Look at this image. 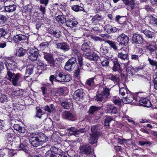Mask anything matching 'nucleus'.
Listing matches in <instances>:
<instances>
[{"label":"nucleus","mask_w":157,"mask_h":157,"mask_svg":"<svg viewBox=\"0 0 157 157\" xmlns=\"http://www.w3.org/2000/svg\"><path fill=\"white\" fill-rule=\"evenodd\" d=\"M47 138L43 135L42 136H38L36 134H31L30 136L29 141L31 144L34 147L42 145L47 141Z\"/></svg>","instance_id":"nucleus-1"},{"label":"nucleus","mask_w":157,"mask_h":157,"mask_svg":"<svg viewBox=\"0 0 157 157\" xmlns=\"http://www.w3.org/2000/svg\"><path fill=\"white\" fill-rule=\"evenodd\" d=\"M81 49L84 51L85 57L91 60H97L99 58L98 56L95 53L92 54L90 53L91 49L90 47L86 43L83 44L82 45Z\"/></svg>","instance_id":"nucleus-2"},{"label":"nucleus","mask_w":157,"mask_h":157,"mask_svg":"<svg viewBox=\"0 0 157 157\" xmlns=\"http://www.w3.org/2000/svg\"><path fill=\"white\" fill-rule=\"evenodd\" d=\"M14 71L7 72L6 77L10 81H12L14 86L17 85L18 81L22 78V75L19 73L15 74Z\"/></svg>","instance_id":"nucleus-3"},{"label":"nucleus","mask_w":157,"mask_h":157,"mask_svg":"<svg viewBox=\"0 0 157 157\" xmlns=\"http://www.w3.org/2000/svg\"><path fill=\"white\" fill-rule=\"evenodd\" d=\"M79 149L80 153L86 155L91 154L93 151L90 145L86 143L80 144Z\"/></svg>","instance_id":"nucleus-4"},{"label":"nucleus","mask_w":157,"mask_h":157,"mask_svg":"<svg viewBox=\"0 0 157 157\" xmlns=\"http://www.w3.org/2000/svg\"><path fill=\"white\" fill-rule=\"evenodd\" d=\"M16 63L13 59H8L5 62V65L7 68V72L14 71L15 70Z\"/></svg>","instance_id":"nucleus-5"},{"label":"nucleus","mask_w":157,"mask_h":157,"mask_svg":"<svg viewBox=\"0 0 157 157\" xmlns=\"http://www.w3.org/2000/svg\"><path fill=\"white\" fill-rule=\"evenodd\" d=\"M118 57L122 60H124L128 59V52L126 48H122L118 52Z\"/></svg>","instance_id":"nucleus-6"},{"label":"nucleus","mask_w":157,"mask_h":157,"mask_svg":"<svg viewBox=\"0 0 157 157\" xmlns=\"http://www.w3.org/2000/svg\"><path fill=\"white\" fill-rule=\"evenodd\" d=\"M117 40V41L119 42V45H125V44H127L129 40L128 36L124 33L119 36Z\"/></svg>","instance_id":"nucleus-7"},{"label":"nucleus","mask_w":157,"mask_h":157,"mask_svg":"<svg viewBox=\"0 0 157 157\" xmlns=\"http://www.w3.org/2000/svg\"><path fill=\"white\" fill-rule=\"evenodd\" d=\"M85 95L83 89H79L75 91L73 96V98L76 101H78L80 99H82Z\"/></svg>","instance_id":"nucleus-8"},{"label":"nucleus","mask_w":157,"mask_h":157,"mask_svg":"<svg viewBox=\"0 0 157 157\" xmlns=\"http://www.w3.org/2000/svg\"><path fill=\"white\" fill-rule=\"evenodd\" d=\"M29 58L31 61H34L36 60L38 56L39 51L37 49H32L29 51Z\"/></svg>","instance_id":"nucleus-9"},{"label":"nucleus","mask_w":157,"mask_h":157,"mask_svg":"<svg viewBox=\"0 0 157 157\" xmlns=\"http://www.w3.org/2000/svg\"><path fill=\"white\" fill-rule=\"evenodd\" d=\"M113 66L112 67V70L113 71H117L119 73L122 72V70L121 67V65L119 63L118 59L117 58H115L113 60Z\"/></svg>","instance_id":"nucleus-10"},{"label":"nucleus","mask_w":157,"mask_h":157,"mask_svg":"<svg viewBox=\"0 0 157 157\" xmlns=\"http://www.w3.org/2000/svg\"><path fill=\"white\" fill-rule=\"evenodd\" d=\"M132 41L133 42L136 44H141L143 43L144 39L140 35L135 34L132 36Z\"/></svg>","instance_id":"nucleus-11"},{"label":"nucleus","mask_w":157,"mask_h":157,"mask_svg":"<svg viewBox=\"0 0 157 157\" xmlns=\"http://www.w3.org/2000/svg\"><path fill=\"white\" fill-rule=\"evenodd\" d=\"M108 78L109 79L111 80L114 83H116V84H117L119 88H120V87L121 86V85L123 84V83L121 82H119L120 79L119 76L116 75H114L112 74H110L108 75Z\"/></svg>","instance_id":"nucleus-12"},{"label":"nucleus","mask_w":157,"mask_h":157,"mask_svg":"<svg viewBox=\"0 0 157 157\" xmlns=\"http://www.w3.org/2000/svg\"><path fill=\"white\" fill-rule=\"evenodd\" d=\"M56 45L57 48L65 52L69 51L70 49L69 45L65 42L58 43Z\"/></svg>","instance_id":"nucleus-13"},{"label":"nucleus","mask_w":157,"mask_h":157,"mask_svg":"<svg viewBox=\"0 0 157 157\" xmlns=\"http://www.w3.org/2000/svg\"><path fill=\"white\" fill-rule=\"evenodd\" d=\"M106 111L111 114H116L118 113L117 109L113 105H108L106 106Z\"/></svg>","instance_id":"nucleus-14"},{"label":"nucleus","mask_w":157,"mask_h":157,"mask_svg":"<svg viewBox=\"0 0 157 157\" xmlns=\"http://www.w3.org/2000/svg\"><path fill=\"white\" fill-rule=\"evenodd\" d=\"M126 97H123L122 98L123 102L125 104H129L131 103L134 100L133 94L131 92L128 94Z\"/></svg>","instance_id":"nucleus-15"},{"label":"nucleus","mask_w":157,"mask_h":157,"mask_svg":"<svg viewBox=\"0 0 157 157\" xmlns=\"http://www.w3.org/2000/svg\"><path fill=\"white\" fill-rule=\"evenodd\" d=\"M99 134H96L95 133H92L90 134V137L89 139V143L91 144H94L97 142L98 137Z\"/></svg>","instance_id":"nucleus-16"},{"label":"nucleus","mask_w":157,"mask_h":157,"mask_svg":"<svg viewBox=\"0 0 157 157\" xmlns=\"http://www.w3.org/2000/svg\"><path fill=\"white\" fill-rule=\"evenodd\" d=\"M119 93L122 96L125 95L126 94H128L130 92L128 90L127 87L123 83L121 85Z\"/></svg>","instance_id":"nucleus-17"},{"label":"nucleus","mask_w":157,"mask_h":157,"mask_svg":"<svg viewBox=\"0 0 157 157\" xmlns=\"http://www.w3.org/2000/svg\"><path fill=\"white\" fill-rule=\"evenodd\" d=\"M139 102L140 105L146 107H149L151 105L150 101L146 98H141Z\"/></svg>","instance_id":"nucleus-18"},{"label":"nucleus","mask_w":157,"mask_h":157,"mask_svg":"<svg viewBox=\"0 0 157 157\" xmlns=\"http://www.w3.org/2000/svg\"><path fill=\"white\" fill-rule=\"evenodd\" d=\"M17 6L15 4L5 6L4 9L6 12L11 13L15 11L17 8Z\"/></svg>","instance_id":"nucleus-19"},{"label":"nucleus","mask_w":157,"mask_h":157,"mask_svg":"<svg viewBox=\"0 0 157 157\" xmlns=\"http://www.w3.org/2000/svg\"><path fill=\"white\" fill-rule=\"evenodd\" d=\"M62 115L65 119L72 121L75 120L74 116L69 111H65L62 113Z\"/></svg>","instance_id":"nucleus-20"},{"label":"nucleus","mask_w":157,"mask_h":157,"mask_svg":"<svg viewBox=\"0 0 157 157\" xmlns=\"http://www.w3.org/2000/svg\"><path fill=\"white\" fill-rule=\"evenodd\" d=\"M104 30L109 33L115 32L117 31V29L109 24L105 25L104 27Z\"/></svg>","instance_id":"nucleus-21"},{"label":"nucleus","mask_w":157,"mask_h":157,"mask_svg":"<svg viewBox=\"0 0 157 157\" xmlns=\"http://www.w3.org/2000/svg\"><path fill=\"white\" fill-rule=\"evenodd\" d=\"M16 55L18 57L23 56L27 52L25 49H23L22 48H18L16 50Z\"/></svg>","instance_id":"nucleus-22"},{"label":"nucleus","mask_w":157,"mask_h":157,"mask_svg":"<svg viewBox=\"0 0 157 157\" xmlns=\"http://www.w3.org/2000/svg\"><path fill=\"white\" fill-rule=\"evenodd\" d=\"M26 39V37L24 35L21 34L14 36L13 38V40L15 42H17L18 41L25 40Z\"/></svg>","instance_id":"nucleus-23"},{"label":"nucleus","mask_w":157,"mask_h":157,"mask_svg":"<svg viewBox=\"0 0 157 157\" xmlns=\"http://www.w3.org/2000/svg\"><path fill=\"white\" fill-rule=\"evenodd\" d=\"M94 7L97 11L102 10L103 8V3L102 2L96 1L94 4Z\"/></svg>","instance_id":"nucleus-24"},{"label":"nucleus","mask_w":157,"mask_h":157,"mask_svg":"<svg viewBox=\"0 0 157 157\" xmlns=\"http://www.w3.org/2000/svg\"><path fill=\"white\" fill-rule=\"evenodd\" d=\"M105 42L109 44L111 48H113L114 51L117 50V47L115 42L109 40H105Z\"/></svg>","instance_id":"nucleus-25"},{"label":"nucleus","mask_w":157,"mask_h":157,"mask_svg":"<svg viewBox=\"0 0 157 157\" xmlns=\"http://www.w3.org/2000/svg\"><path fill=\"white\" fill-rule=\"evenodd\" d=\"M49 33L52 35H53L56 38H59L61 36V32L58 30H53L50 29V30H49Z\"/></svg>","instance_id":"nucleus-26"},{"label":"nucleus","mask_w":157,"mask_h":157,"mask_svg":"<svg viewBox=\"0 0 157 157\" xmlns=\"http://www.w3.org/2000/svg\"><path fill=\"white\" fill-rule=\"evenodd\" d=\"M102 19V17L101 15L97 14L93 17L91 21L93 24H96L100 21Z\"/></svg>","instance_id":"nucleus-27"},{"label":"nucleus","mask_w":157,"mask_h":157,"mask_svg":"<svg viewBox=\"0 0 157 157\" xmlns=\"http://www.w3.org/2000/svg\"><path fill=\"white\" fill-rule=\"evenodd\" d=\"M13 128L20 133H23L25 132V129L24 127H21L19 125L17 124H15L14 125Z\"/></svg>","instance_id":"nucleus-28"},{"label":"nucleus","mask_w":157,"mask_h":157,"mask_svg":"<svg viewBox=\"0 0 157 157\" xmlns=\"http://www.w3.org/2000/svg\"><path fill=\"white\" fill-rule=\"evenodd\" d=\"M147 48L150 51L151 53H152L157 49L156 45L154 42L149 44L147 46Z\"/></svg>","instance_id":"nucleus-29"},{"label":"nucleus","mask_w":157,"mask_h":157,"mask_svg":"<svg viewBox=\"0 0 157 157\" xmlns=\"http://www.w3.org/2000/svg\"><path fill=\"white\" fill-rule=\"evenodd\" d=\"M66 24L67 26L73 28L75 27L78 24V22L76 21L70 20L66 21Z\"/></svg>","instance_id":"nucleus-30"},{"label":"nucleus","mask_w":157,"mask_h":157,"mask_svg":"<svg viewBox=\"0 0 157 157\" xmlns=\"http://www.w3.org/2000/svg\"><path fill=\"white\" fill-rule=\"evenodd\" d=\"M34 67V65L32 64L29 65L27 67L26 74L28 75H31L33 72Z\"/></svg>","instance_id":"nucleus-31"},{"label":"nucleus","mask_w":157,"mask_h":157,"mask_svg":"<svg viewBox=\"0 0 157 157\" xmlns=\"http://www.w3.org/2000/svg\"><path fill=\"white\" fill-rule=\"evenodd\" d=\"M50 149L52 152L56 154H58L60 155H61L63 153V151L60 149L55 146L52 147Z\"/></svg>","instance_id":"nucleus-32"},{"label":"nucleus","mask_w":157,"mask_h":157,"mask_svg":"<svg viewBox=\"0 0 157 157\" xmlns=\"http://www.w3.org/2000/svg\"><path fill=\"white\" fill-rule=\"evenodd\" d=\"M56 20L59 23L62 24L66 22V18L64 15H59L56 17Z\"/></svg>","instance_id":"nucleus-33"},{"label":"nucleus","mask_w":157,"mask_h":157,"mask_svg":"<svg viewBox=\"0 0 157 157\" xmlns=\"http://www.w3.org/2000/svg\"><path fill=\"white\" fill-rule=\"evenodd\" d=\"M71 9L73 10L76 12H78L79 11H82L84 10V8L82 6L77 5L72 6Z\"/></svg>","instance_id":"nucleus-34"},{"label":"nucleus","mask_w":157,"mask_h":157,"mask_svg":"<svg viewBox=\"0 0 157 157\" xmlns=\"http://www.w3.org/2000/svg\"><path fill=\"white\" fill-rule=\"evenodd\" d=\"M143 33L147 37L149 38H152L154 36L153 33L147 30H143Z\"/></svg>","instance_id":"nucleus-35"},{"label":"nucleus","mask_w":157,"mask_h":157,"mask_svg":"<svg viewBox=\"0 0 157 157\" xmlns=\"http://www.w3.org/2000/svg\"><path fill=\"white\" fill-rule=\"evenodd\" d=\"M147 17L150 21V22L151 24L157 25V19L155 18L151 15L148 16Z\"/></svg>","instance_id":"nucleus-36"},{"label":"nucleus","mask_w":157,"mask_h":157,"mask_svg":"<svg viewBox=\"0 0 157 157\" xmlns=\"http://www.w3.org/2000/svg\"><path fill=\"white\" fill-rule=\"evenodd\" d=\"M100 109V107H97L94 106H92L90 108L89 113L90 114H92L95 112L99 110Z\"/></svg>","instance_id":"nucleus-37"},{"label":"nucleus","mask_w":157,"mask_h":157,"mask_svg":"<svg viewBox=\"0 0 157 157\" xmlns=\"http://www.w3.org/2000/svg\"><path fill=\"white\" fill-rule=\"evenodd\" d=\"M44 58L47 61L52 59L53 57V55L52 54L48 53L45 52H43Z\"/></svg>","instance_id":"nucleus-38"},{"label":"nucleus","mask_w":157,"mask_h":157,"mask_svg":"<svg viewBox=\"0 0 157 157\" xmlns=\"http://www.w3.org/2000/svg\"><path fill=\"white\" fill-rule=\"evenodd\" d=\"M77 57L79 65L81 68L83 65L82 55L81 54H78V55Z\"/></svg>","instance_id":"nucleus-39"},{"label":"nucleus","mask_w":157,"mask_h":157,"mask_svg":"<svg viewBox=\"0 0 157 157\" xmlns=\"http://www.w3.org/2000/svg\"><path fill=\"white\" fill-rule=\"evenodd\" d=\"M65 75L64 74V73L63 72H59L58 74V76L59 78L60 79H56V81L59 82H63Z\"/></svg>","instance_id":"nucleus-40"},{"label":"nucleus","mask_w":157,"mask_h":157,"mask_svg":"<svg viewBox=\"0 0 157 157\" xmlns=\"http://www.w3.org/2000/svg\"><path fill=\"white\" fill-rule=\"evenodd\" d=\"M7 18L3 15L0 14V24L4 25L6 22Z\"/></svg>","instance_id":"nucleus-41"},{"label":"nucleus","mask_w":157,"mask_h":157,"mask_svg":"<svg viewBox=\"0 0 157 157\" xmlns=\"http://www.w3.org/2000/svg\"><path fill=\"white\" fill-rule=\"evenodd\" d=\"M109 60L106 58H104L102 59V58L101 59V64L103 67H106L109 65Z\"/></svg>","instance_id":"nucleus-42"},{"label":"nucleus","mask_w":157,"mask_h":157,"mask_svg":"<svg viewBox=\"0 0 157 157\" xmlns=\"http://www.w3.org/2000/svg\"><path fill=\"white\" fill-rule=\"evenodd\" d=\"M132 69V67L131 65H130L126 67V72L128 75L131 76L133 75V71Z\"/></svg>","instance_id":"nucleus-43"},{"label":"nucleus","mask_w":157,"mask_h":157,"mask_svg":"<svg viewBox=\"0 0 157 157\" xmlns=\"http://www.w3.org/2000/svg\"><path fill=\"white\" fill-rule=\"evenodd\" d=\"M113 120V118L111 117H106L104 122L105 125L106 126H109L110 123Z\"/></svg>","instance_id":"nucleus-44"},{"label":"nucleus","mask_w":157,"mask_h":157,"mask_svg":"<svg viewBox=\"0 0 157 157\" xmlns=\"http://www.w3.org/2000/svg\"><path fill=\"white\" fill-rule=\"evenodd\" d=\"M68 133L71 135H74L76 136L75 133L77 129L74 127H71L67 129Z\"/></svg>","instance_id":"nucleus-45"},{"label":"nucleus","mask_w":157,"mask_h":157,"mask_svg":"<svg viewBox=\"0 0 157 157\" xmlns=\"http://www.w3.org/2000/svg\"><path fill=\"white\" fill-rule=\"evenodd\" d=\"M94 78H89L86 82V83L89 86H93L94 85Z\"/></svg>","instance_id":"nucleus-46"},{"label":"nucleus","mask_w":157,"mask_h":157,"mask_svg":"<svg viewBox=\"0 0 157 157\" xmlns=\"http://www.w3.org/2000/svg\"><path fill=\"white\" fill-rule=\"evenodd\" d=\"M108 47L106 46L102 47L100 49V53L103 55H105L108 53L109 51Z\"/></svg>","instance_id":"nucleus-47"},{"label":"nucleus","mask_w":157,"mask_h":157,"mask_svg":"<svg viewBox=\"0 0 157 157\" xmlns=\"http://www.w3.org/2000/svg\"><path fill=\"white\" fill-rule=\"evenodd\" d=\"M13 93L15 96H21L23 94V91L22 90L19 89L14 91Z\"/></svg>","instance_id":"nucleus-48"},{"label":"nucleus","mask_w":157,"mask_h":157,"mask_svg":"<svg viewBox=\"0 0 157 157\" xmlns=\"http://www.w3.org/2000/svg\"><path fill=\"white\" fill-rule=\"evenodd\" d=\"M103 88V94L106 97H108L110 94L109 92V89L107 88Z\"/></svg>","instance_id":"nucleus-49"},{"label":"nucleus","mask_w":157,"mask_h":157,"mask_svg":"<svg viewBox=\"0 0 157 157\" xmlns=\"http://www.w3.org/2000/svg\"><path fill=\"white\" fill-rule=\"evenodd\" d=\"M13 131L12 129H9L7 130V134L6 135V136L7 138L10 139V138H12L13 136V134L11 132H13Z\"/></svg>","instance_id":"nucleus-50"},{"label":"nucleus","mask_w":157,"mask_h":157,"mask_svg":"<svg viewBox=\"0 0 157 157\" xmlns=\"http://www.w3.org/2000/svg\"><path fill=\"white\" fill-rule=\"evenodd\" d=\"M104 98L103 95L101 94H97L94 97V99L97 101H101L103 100Z\"/></svg>","instance_id":"nucleus-51"},{"label":"nucleus","mask_w":157,"mask_h":157,"mask_svg":"<svg viewBox=\"0 0 157 157\" xmlns=\"http://www.w3.org/2000/svg\"><path fill=\"white\" fill-rule=\"evenodd\" d=\"M72 65L69 63L68 62H67L64 68L65 70L68 71H72L71 68Z\"/></svg>","instance_id":"nucleus-52"},{"label":"nucleus","mask_w":157,"mask_h":157,"mask_svg":"<svg viewBox=\"0 0 157 157\" xmlns=\"http://www.w3.org/2000/svg\"><path fill=\"white\" fill-rule=\"evenodd\" d=\"M67 62H68L69 63H70L73 66L77 62V60L75 57H72L70 59L67 61Z\"/></svg>","instance_id":"nucleus-53"},{"label":"nucleus","mask_w":157,"mask_h":157,"mask_svg":"<svg viewBox=\"0 0 157 157\" xmlns=\"http://www.w3.org/2000/svg\"><path fill=\"white\" fill-rule=\"evenodd\" d=\"M7 33V32L3 28H0V37L4 36Z\"/></svg>","instance_id":"nucleus-54"},{"label":"nucleus","mask_w":157,"mask_h":157,"mask_svg":"<svg viewBox=\"0 0 157 157\" xmlns=\"http://www.w3.org/2000/svg\"><path fill=\"white\" fill-rule=\"evenodd\" d=\"M49 45L48 42H44L40 44V47L41 49L43 50L44 48H48Z\"/></svg>","instance_id":"nucleus-55"},{"label":"nucleus","mask_w":157,"mask_h":157,"mask_svg":"<svg viewBox=\"0 0 157 157\" xmlns=\"http://www.w3.org/2000/svg\"><path fill=\"white\" fill-rule=\"evenodd\" d=\"M7 100V96L4 94H2L0 98V101L2 103L6 102Z\"/></svg>","instance_id":"nucleus-56"},{"label":"nucleus","mask_w":157,"mask_h":157,"mask_svg":"<svg viewBox=\"0 0 157 157\" xmlns=\"http://www.w3.org/2000/svg\"><path fill=\"white\" fill-rule=\"evenodd\" d=\"M98 129V126H94L91 127V131L92 133H96V134H99L100 132L97 131Z\"/></svg>","instance_id":"nucleus-57"},{"label":"nucleus","mask_w":157,"mask_h":157,"mask_svg":"<svg viewBox=\"0 0 157 157\" xmlns=\"http://www.w3.org/2000/svg\"><path fill=\"white\" fill-rule=\"evenodd\" d=\"M61 105L65 109H69L70 108L68 103L66 101H65L61 102Z\"/></svg>","instance_id":"nucleus-58"},{"label":"nucleus","mask_w":157,"mask_h":157,"mask_svg":"<svg viewBox=\"0 0 157 157\" xmlns=\"http://www.w3.org/2000/svg\"><path fill=\"white\" fill-rule=\"evenodd\" d=\"M19 147L20 150H22L24 151L25 152H27V150L26 149L27 146L23 144H20Z\"/></svg>","instance_id":"nucleus-59"},{"label":"nucleus","mask_w":157,"mask_h":157,"mask_svg":"<svg viewBox=\"0 0 157 157\" xmlns=\"http://www.w3.org/2000/svg\"><path fill=\"white\" fill-rule=\"evenodd\" d=\"M71 78L69 75H65L63 82H68L71 81Z\"/></svg>","instance_id":"nucleus-60"},{"label":"nucleus","mask_w":157,"mask_h":157,"mask_svg":"<svg viewBox=\"0 0 157 157\" xmlns=\"http://www.w3.org/2000/svg\"><path fill=\"white\" fill-rule=\"evenodd\" d=\"M85 130H86L85 128L80 129H79L78 130L77 129L76 132V133H75L76 136H78V135H79L81 133H84L85 132Z\"/></svg>","instance_id":"nucleus-61"},{"label":"nucleus","mask_w":157,"mask_h":157,"mask_svg":"<svg viewBox=\"0 0 157 157\" xmlns=\"http://www.w3.org/2000/svg\"><path fill=\"white\" fill-rule=\"evenodd\" d=\"M37 110L36 113V117H38L39 118H40L41 117V116L42 115V114H41L42 113V111L39 108L37 109Z\"/></svg>","instance_id":"nucleus-62"},{"label":"nucleus","mask_w":157,"mask_h":157,"mask_svg":"<svg viewBox=\"0 0 157 157\" xmlns=\"http://www.w3.org/2000/svg\"><path fill=\"white\" fill-rule=\"evenodd\" d=\"M135 3L132 1L128 5L127 7L130 10H133L135 7Z\"/></svg>","instance_id":"nucleus-63"},{"label":"nucleus","mask_w":157,"mask_h":157,"mask_svg":"<svg viewBox=\"0 0 157 157\" xmlns=\"http://www.w3.org/2000/svg\"><path fill=\"white\" fill-rule=\"evenodd\" d=\"M45 156L46 157H54V155L52 154L51 149L50 150L46 152Z\"/></svg>","instance_id":"nucleus-64"}]
</instances>
